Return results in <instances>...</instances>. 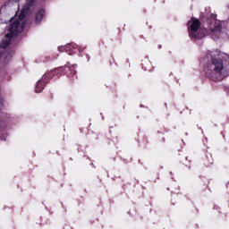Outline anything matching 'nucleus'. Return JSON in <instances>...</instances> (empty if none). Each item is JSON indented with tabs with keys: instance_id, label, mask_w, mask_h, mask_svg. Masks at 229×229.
Masks as SVG:
<instances>
[{
	"instance_id": "nucleus-11",
	"label": "nucleus",
	"mask_w": 229,
	"mask_h": 229,
	"mask_svg": "<svg viewBox=\"0 0 229 229\" xmlns=\"http://www.w3.org/2000/svg\"><path fill=\"white\" fill-rule=\"evenodd\" d=\"M55 75V72H50L48 73H46L45 75L42 76V80H44L46 81V79H51L53 78V76Z\"/></svg>"
},
{
	"instance_id": "nucleus-10",
	"label": "nucleus",
	"mask_w": 229,
	"mask_h": 229,
	"mask_svg": "<svg viewBox=\"0 0 229 229\" xmlns=\"http://www.w3.org/2000/svg\"><path fill=\"white\" fill-rule=\"evenodd\" d=\"M222 30H223V25L221 24V21H216L215 27L214 28L210 27V30L212 31V33H221Z\"/></svg>"
},
{
	"instance_id": "nucleus-7",
	"label": "nucleus",
	"mask_w": 229,
	"mask_h": 229,
	"mask_svg": "<svg viewBox=\"0 0 229 229\" xmlns=\"http://www.w3.org/2000/svg\"><path fill=\"white\" fill-rule=\"evenodd\" d=\"M44 17H46V10L39 9L35 14V24H41Z\"/></svg>"
},
{
	"instance_id": "nucleus-9",
	"label": "nucleus",
	"mask_w": 229,
	"mask_h": 229,
	"mask_svg": "<svg viewBox=\"0 0 229 229\" xmlns=\"http://www.w3.org/2000/svg\"><path fill=\"white\" fill-rule=\"evenodd\" d=\"M44 87H46V81L45 80H41L38 81L36 88H35V92L36 94H39V92L41 90H44Z\"/></svg>"
},
{
	"instance_id": "nucleus-5",
	"label": "nucleus",
	"mask_w": 229,
	"mask_h": 229,
	"mask_svg": "<svg viewBox=\"0 0 229 229\" xmlns=\"http://www.w3.org/2000/svg\"><path fill=\"white\" fill-rule=\"evenodd\" d=\"M58 51H60V53H68L70 56H72V55L80 51V47H78V45L74 43H70V44H66L65 46L58 47Z\"/></svg>"
},
{
	"instance_id": "nucleus-4",
	"label": "nucleus",
	"mask_w": 229,
	"mask_h": 229,
	"mask_svg": "<svg viewBox=\"0 0 229 229\" xmlns=\"http://www.w3.org/2000/svg\"><path fill=\"white\" fill-rule=\"evenodd\" d=\"M188 24H191L189 28L190 37H191V38H199V35H198V30L201 28V21H199L197 18H191V21H188Z\"/></svg>"
},
{
	"instance_id": "nucleus-13",
	"label": "nucleus",
	"mask_w": 229,
	"mask_h": 229,
	"mask_svg": "<svg viewBox=\"0 0 229 229\" xmlns=\"http://www.w3.org/2000/svg\"><path fill=\"white\" fill-rule=\"evenodd\" d=\"M0 108H3V100L0 99Z\"/></svg>"
},
{
	"instance_id": "nucleus-12",
	"label": "nucleus",
	"mask_w": 229,
	"mask_h": 229,
	"mask_svg": "<svg viewBox=\"0 0 229 229\" xmlns=\"http://www.w3.org/2000/svg\"><path fill=\"white\" fill-rule=\"evenodd\" d=\"M6 128V124L3 121L0 120V131H3Z\"/></svg>"
},
{
	"instance_id": "nucleus-15",
	"label": "nucleus",
	"mask_w": 229,
	"mask_h": 229,
	"mask_svg": "<svg viewBox=\"0 0 229 229\" xmlns=\"http://www.w3.org/2000/svg\"><path fill=\"white\" fill-rule=\"evenodd\" d=\"M0 58H1V55H0Z\"/></svg>"
},
{
	"instance_id": "nucleus-2",
	"label": "nucleus",
	"mask_w": 229,
	"mask_h": 229,
	"mask_svg": "<svg viewBox=\"0 0 229 229\" xmlns=\"http://www.w3.org/2000/svg\"><path fill=\"white\" fill-rule=\"evenodd\" d=\"M24 28H26V22L24 21L21 23L19 20H16L11 23L8 29V33L5 34V39H2L0 42V48L6 49L12 43V40H13L15 37H19L21 31H24Z\"/></svg>"
},
{
	"instance_id": "nucleus-8",
	"label": "nucleus",
	"mask_w": 229,
	"mask_h": 229,
	"mask_svg": "<svg viewBox=\"0 0 229 229\" xmlns=\"http://www.w3.org/2000/svg\"><path fill=\"white\" fill-rule=\"evenodd\" d=\"M225 58L223 56V53H221L220 50H216V51H208L207 53V58Z\"/></svg>"
},
{
	"instance_id": "nucleus-14",
	"label": "nucleus",
	"mask_w": 229,
	"mask_h": 229,
	"mask_svg": "<svg viewBox=\"0 0 229 229\" xmlns=\"http://www.w3.org/2000/svg\"><path fill=\"white\" fill-rule=\"evenodd\" d=\"M158 47H159V49H162V46L159 45Z\"/></svg>"
},
{
	"instance_id": "nucleus-3",
	"label": "nucleus",
	"mask_w": 229,
	"mask_h": 229,
	"mask_svg": "<svg viewBox=\"0 0 229 229\" xmlns=\"http://www.w3.org/2000/svg\"><path fill=\"white\" fill-rule=\"evenodd\" d=\"M36 4L37 0H26L22 10L18 16L19 21H23L24 17H27V15H31L33 13V10H35Z\"/></svg>"
},
{
	"instance_id": "nucleus-1",
	"label": "nucleus",
	"mask_w": 229,
	"mask_h": 229,
	"mask_svg": "<svg viewBox=\"0 0 229 229\" xmlns=\"http://www.w3.org/2000/svg\"><path fill=\"white\" fill-rule=\"evenodd\" d=\"M226 69H229V62L223 58H213L208 68V74L215 80H223L226 76Z\"/></svg>"
},
{
	"instance_id": "nucleus-6",
	"label": "nucleus",
	"mask_w": 229,
	"mask_h": 229,
	"mask_svg": "<svg viewBox=\"0 0 229 229\" xmlns=\"http://www.w3.org/2000/svg\"><path fill=\"white\" fill-rule=\"evenodd\" d=\"M8 10H10V3L4 4V5L0 8V24H6L13 21V16L7 18L6 15L3 14Z\"/></svg>"
}]
</instances>
